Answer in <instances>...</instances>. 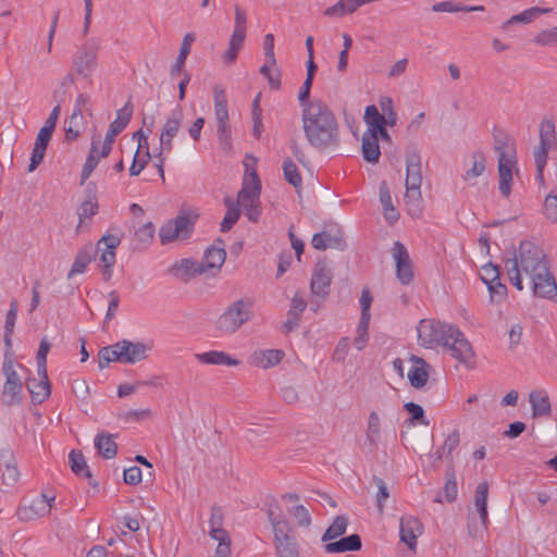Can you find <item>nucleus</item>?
<instances>
[{
	"label": "nucleus",
	"mask_w": 557,
	"mask_h": 557,
	"mask_svg": "<svg viewBox=\"0 0 557 557\" xmlns=\"http://www.w3.org/2000/svg\"><path fill=\"white\" fill-rule=\"evenodd\" d=\"M268 516L274 534L276 557H299V545L288 522L283 517L274 516L272 511Z\"/></svg>",
	"instance_id": "nucleus-7"
},
{
	"label": "nucleus",
	"mask_w": 557,
	"mask_h": 557,
	"mask_svg": "<svg viewBox=\"0 0 557 557\" xmlns=\"http://www.w3.org/2000/svg\"><path fill=\"white\" fill-rule=\"evenodd\" d=\"M213 102H214V116L216 127L231 126L230 115L227 109V99L225 89L222 86H214L213 88Z\"/></svg>",
	"instance_id": "nucleus-24"
},
{
	"label": "nucleus",
	"mask_w": 557,
	"mask_h": 557,
	"mask_svg": "<svg viewBox=\"0 0 557 557\" xmlns=\"http://www.w3.org/2000/svg\"><path fill=\"white\" fill-rule=\"evenodd\" d=\"M529 401L532 408V416L548 417L552 412V406L548 394L544 389H535L529 394Z\"/></svg>",
	"instance_id": "nucleus-30"
},
{
	"label": "nucleus",
	"mask_w": 557,
	"mask_h": 557,
	"mask_svg": "<svg viewBox=\"0 0 557 557\" xmlns=\"http://www.w3.org/2000/svg\"><path fill=\"white\" fill-rule=\"evenodd\" d=\"M460 444V432L458 429L453 430L451 433H449L443 445L436 450L435 455L438 460H442L443 458H449L450 462L449 465H454V458L453 453L457 449V447Z\"/></svg>",
	"instance_id": "nucleus-39"
},
{
	"label": "nucleus",
	"mask_w": 557,
	"mask_h": 557,
	"mask_svg": "<svg viewBox=\"0 0 557 557\" xmlns=\"http://www.w3.org/2000/svg\"><path fill=\"white\" fill-rule=\"evenodd\" d=\"M380 201L383 207L385 220L393 224L399 219V213L393 205L392 195L386 182L380 184Z\"/></svg>",
	"instance_id": "nucleus-36"
},
{
	"label": "nucleus",
	"mask_w": 557,
	"mask_h": 557,
	"mask_svg": "<svg viewBox=\"0 0 557 557\" xmlns=\"http://www.w3.org/2000/svg\"><path fill=\"white\" fill-rule=\"evenodd\" d=\"M195 40H196L195 33H187L183 37L176 61L170 69L171 77H175L184 71L186 59H187L188 54L190 53V48Z\"/></svg>",
	"instance_id": "nucleus-33"
},
{
	"label": "nucleus",
	"mask_w": 557,
	"mask_h": 557,
	"mask_svg": "<svg viewBox=\"0 0 557 557\" xmlns=\"http://www.w3.org/2000/svg\"><path fill=\"white\" fill-rule=\"evenodd\" d=\"M347 523L348 521L344 516H337L332 524L326 529L322 536V541L329 542L342 536L346 532Z\"/></svg>",
	"instance_id": "nucleus-49"
},
{
	"label": "nucleus",
	"mask_w": 557,
	"mask_h": 557,
	"mask_svg": "<svg viewBox=\"0 0 557 557\" xmlns=\"http://www.w3.org/2000/svg\"><path fill=\"white\" fill-rule=\"evenodd\" d=\"M246 35L232 33L227 50L224 52L222 59L224 63L232 64L236 61L239 50L243 48Z\"/></svg>",
	"instance_id": "nucleus-44"
},
{
	"label": "nucleus",
	"mask_w": 557,
	"mask_h": 557,
	"mask_svg": "<svg viewBox=\"0 0 557 557\" xmlns=\"http://www.w3.org/2000/svg\"><path fill=\"white\" fill-rule=\"evenodd\" d=\"M98 212V201L94 196L88 197L78 208L77 214L79 223L77 230L82 227L85 219L94 216Z\"/></svg>",
	"instance_id": "nucleus-50"
},
{
	"label": "nucleus",
	"mask_w": 557,
	"mask_h": 557,
	"mask_svg": "<svg viewBox=\"0 0 557 557\" xmlns=\"http://www.w3.org/2000/svg\"><path fill=\"white\" fill-rule=\"evenodd\" d=\"M247 32V13L238 4L234 5V27L232 33L244 34Z\"/></svg>",
	"instance_id": "nucleus-58"
},
{
	"label": "nucleus",
	"mask_w": 557,
	"mask_h": 557,
	"mask_svg": "<svg viewBox=\"0 0 557 557\" xmlns=\"http://www.w3.org/2000/svg\"><path fill=\"white\" fill-rule=\"evenodd\" d=\"M133 106L127 101L123 108L117 110L115 120L110 124L106 137L115 140V137L127 126L133 115Z\"/></svg>",
	"instance_id": "nucleus-29"
},
{
	"label": "nucleus",
	"mask_w": 557,
	"mask_h": 557,
	"mask_svg": "<svg viewBox=\"0 0 557 557\" xmlns=\"http://www.w3.org/2000/svg\"><path fill=\"white\" fill-rule=\"evenodd\" d=\"M370 318H360L358 327H357V336L354 341V345L358 350H362L368 342V331H369Z\"/></svg>",
	"instance_id": "nucleus-56"
},
{
	"label": "nucleus",
	"mask_w": 557,
	"mask_h": 557,
	"mask_svg": "<svg viewBox=\"0 0 557 557\" xmlns=\"http://www.w3.org/2000/svg\"><path fill=\"white\" fill-rule=\"evenodd\" d=\"M224 513L220 506L213 505L211 507V515L209 519L208 534L212 540H223V536L230 535L223 528Z\"/></svg>",
	"instance_id": "nucleus-35"
},
{
	"label": "nucleus",
	"mask_w": 557,
	"mask_h": 557,
	"mask_svg": "<svg viewBox=\"0 0 557 557\" xmlns=\"http://www.w3.org/2000/svg\"><path fill=\"white\" fill-rule=\"evenodd\" d=\"M39 379H29L26 382L27 389L35 403H44L51 394L50 383L45 370V374H38Z\"/></svg>",
	"instance_id": "nucleus-28"
},
{
	"label": "nucleus",
	"mask_w": 557,
	"mask_h": 557,
	"mask_svg": "<svg viewBox=\"0 0 557 557\" xmlns=\"http://www.w3.org/2000/svg\"><path fill=\"white\" fill-rule=\"evenodd\" d=\"M2 372L5 376V382L2 391V401L7 405H14L22 400L21 393L23 388V383L15 370V364L13 359L8 356H4Z\"/></svg>",
	"instance_id": "nucleus-11"
},
{
	"label": "nucleus",
	"mask_w": 557,
	"mask_h": 557,
	"mask_svg": "<svg viewBox=\"0 0 557 557\" xmlns=\"http://www.w3.org/2000/svg\"><path fill=\"white\" fill-rule=\"evenodd\" d=\"M49 350V342L46 338H42L36 356L38 374H45V370H47V355Z\"/></svg>",
	"instance_id": "nucleus-60"
},
{
	"label": "nucleus",
	"mask_w": 557,
	"mask_h": 557,
	"mask_svg": "<svg viewBox=\"0 0 557 557\" xmlns=\"http://www.w3.org/2000/svg\"><path fill=\"white\" fill-rule=\"evenodd\" d=\"M283 172L285 180L295 188H300L302 185L301 176L298 172L297 165L290 160L286 159L283 162Z\"/></svg>",
	"instance_id": "nucleus-51"
},
{
	"label": "nucleus",
	"mask_w": 557,
	"mask_h": 557,
	"mask_svg": "<svg viewBox=\"0 0 557 557\" xmlns=\"http://www.w3.org/2000/svg\"><path fill=\"white\" fill-rule=\"evenodd\" d=\"M219 146L224 152L233 148L231 126L216 127Z\"/></svg>",
	"instance_id": "nucleus-61"
},
{
	"label": "nucleus",
	"mask_w": 557,
	"mask_h": 557,
	"mask_svg": "<svg viewBox=\"0 0 557 557\" xmlns=\"http://www.w3.org/2000/svg\"><path fill=\"white\" fill-rule=\"evenodd\" d=\"M555 124L552 121H544L540 126V144L534 148V162L537 177L543 180V172L547 163L548 152L556 146Z\"/></svg>",
	"instance_id": "nucleus-9"
},
{
	"label": "nucleus",
	"mask_w": 557,
	"mask_h": 557,
	"mask_svg": "<svg viewBox=\"0 0 557 557\" xmlns=\"http://www.w3.org/2000/svg\"><path fill=\"white\" fill-rule=\"evenodd\" d=\"M451 324L441 321L424 319L418 325V337L424 345H440Z\"/></svg>",
	"instance_id": "nucleus-13"
},
{
	"label": "nucleus",
	"mask_w": 557,
	"mask_h": 557,
	"mask_svg": "<svg viewBox=\"0 0 557 557\" xmlns=\"http://www.w3.org/2000/svg\"><path fill=\"white\" fill-rule=\"evenodd\" d=\"M284 355V351L281 349L256 350L250 356V364L261 369H269L278 364L282 361Z\"/></svg>",
	"instance_id": "nucleus-26"
},
{
	"label": "nucleus",
	"mask_w": 557,
	"mask_h": 557,
	"mask_svg": "<svg viewBox=\"0 0 557 557\" xmlns=\"http://www.w3.org/2000/svg\"><path fill=\"white\" fill-rule=\"evenodd\" d=\"M550 9H540V8H532L524 10L523 12L516 14L511 16L509 20H507L503 25L502 28L504 30H507L508 27L516 23H522L528 24L531 23L540 13H546L549 12Z\"/></svg>",
	"instance_id": "nucleus-45"
},
{
	"label": "nucleus",
	"mask_w": 557,
	"mask_h": 557,
	"mask_svg": "<svg viewBox=\"0 0 557 557\" xmlns=\"http://www.w3.org/2000/svg\"><path fill=\"white\" fill-rule=\"evenodd\" d=\"M53 132L48 128L41 127L36 136L35 145L32 151L30 162L28 165V171L33 172L37 169V166L42 162L46 149L48 147L49 141L51 140Z\"/></svg>",
	"instance_id": "nucleus-22"
},
{
	"label": "nucleus",
	"mask_w": 557,
	"mask_h": 557,
	"mask_svg": "<svg viewBox=\"0 0 557 557\" xmlns=\"http://www.w3.org/2000/svg\"><path fill=\"white\" fill-rule=\"evenodd\" d=\"M481 280L487 285L499 281V272L497 267L488 263L484 265L480 273Z\"/></svg>",
	"instance_id": "nucleus-64"
},
{
	"label": "nucleus",
	"mask_w": 557,
	"mask_h": 557,
	"mask_svg": "<svg viewBox=\"0 0 557 557\" xmlns=\"http://www.w3.org/2000/svg\"><path fill=\"white\" fill-rule=\"evenodd\" d=\"M445 350H447L451 357L462 363H468L474 358V351L471 344L465 337L463 333L456 326L451 325L449 332H447L441 344Z\"/></svg>",
	"instance_id": "nucleus-10"
},
{
	"label": "nucleus",
	"mask_w": 557,
	"mask_h": 557,
	"mask_svg": "<svg viewBox=\"0 0 557 557\" xmlns=\"http://www.w3.org/2000/svg\"><path fill=\"white\" fill-rule=\"evenodd\" d=\"M393 258L396 264V276L398 281L404 285L410 284L413 280L412 267L408 251L400 242L394 243Z\"/></svg>",
	"instance_id": "nucleus-18"
},
{
	"label": "nucleus",
	"mask_w": 557,
	"mask_h": 557,
	"mask_svg": "<svg viewBox=\"0 0 557 557\" xmlns=\"http://www.w3.org/2000/svg\"><path fill=\"white\" fill-rule=\"evenodd\" d=\"M115 348L120 349L122 363L134 364L148 357L149 351L152 349V345L149 343L123 339L115 343Z\"/></svg>",
	"instance_id": "nucleus-15"
},
{
	"label": "nucleus",
	"mask_w": 557,
	"mask_h": 557,
	"mask_svg": "<svg viewBox=\"0 0 557 557\" xmlns=\"http://www.w3.org/2000/svg\"><path fill=\"white\" fill-rule=\"evenodd\" d=\"M410 361L412 366L408 372L409 382L414 388H422L429 380L430 366L423 358L414 355L410 357Z\"/></svg>",
	"instance_id": "nucleus-25"
},
{
	"label": "nucleus",
	"mask_w": 557,
	"mask_h": 557,
	"mask_svg": "<svg viewBox=\"0 0 557 557\" xmlns=\"http://www.w3.org/2000/svg\"><path fill=\"white\" fill-rule=\"evenodd\" d=\"M495 151L498 156L499 191L508 197L511 191L512 170L517 164L516 145L511 138H495Z\"/></svg>",
	"instance_id": "nucleus-6"
},
{
	"label": "nucleus",
	"mask_w": 557,
	"mask_h": 557,
	"mask_svg": "<svg viewBox=\"0 0 557 557\" xmlns=\"http://www.w3.org/2000/svg\"><path fill=\"white\" fill-rule=\"evenodd\" d=\"M364 122L367 124L364 134L377 135V131H381V126H385L384 115H382L373 104L366 108Z\"/></svg>",
	"instance_id": "nucleus-42"
},
{
	"label": "nucleus",
	"mask_w": 557,
	"mask_h": 557,
	"mask_svg": "<svg viewBox=\"0 0 557 557\" xmlns=\"http://www.w3.org/2000/svg\"><path fill=\"white\" fill-rule=\"evenodd\" d=\"M381 441V419L377 412L372 411L368 418V425L366 431V442L364 445L368 446L370 450L377 449L379 443Z\"/></svg>",
	"instance_id": "nucleus-34"
},
{
	"label": "nucleus",
	"mask_w": 557,
	"mask_h": 557,
	"mask_svg": "<svg viewBox=\"0 0 557 557\" xmlns=\"http://www.w3.org/2000/svg\"><path fill=\"white\" fill-rule=\"evenodd\" d=\"M96 256V249L91 244L85 245L76 255L72 268L67 274V278L76 274L84 273L87 265L92 261Z\"/></svg>",
	"instance_id": "nucleus-32"
},
{
	"label": "nucleus",
	"mask_w": 557,
	"mask_h": 557,
	"mask_svg": "<svg viewBox=\"0 0 557 557\" xmlns=\"http://www.w3.org/2000/svg\"><path fill=\"white\" fill-rule=\"evenodd\" d=\"M120 244V236L114 234H106L99 239L97 248L101 250L100 261L103 268H112L114 265L116 259L115 250Z\"/></svg>",
	"instance_id": "nucleus-21"
},
{
	"label": "nucleus",
	"mask_w": 557,
	"mask_h": 557,
	"mask_svg": "<svg viewBox=\"0 0 557 557\" xmlns=\"http://www.w3.org/2000/svg\"><path fill=\"white\" fill-rule=\"evenodd\" d=\"M193 227L194 219L185 213L180 214L161 226L160 240L163 245L174 240H184L190 236Z\"/></svg>",
	"instance_id": "nucleus-12"
},
{
	"label": "nucleus",
	"mask_w": 557,
	"mask_h": 557,
	"mask_svg": "<svg viewBox=\"0 0 557 557\" xmlns=\"http://www.w3.org/2000/svg\"><path fill=\"white\" fill-rule=\"evenodd\" d=\"M83 125V116H77L76 114H71L70 120L65 125V139L67 141H73L77 139L81 134V128Z\"/></svg>",
	"instance_id": "nucleus-54"
},
{
	"label": "nucleus",
	"mask_w": 557,
	"mask_h": 557,
	"mask_svg": "<svg viewBox=\"0 0 557 557\" xmlns=\"http://www.w3.org/2000/svg\"><path fill=\"white\" fill-rule=\"evenodd\" d=\"M490 298L493 302H500L507 296V287L500 281L487 285Z\"/></svg>",
	"instance_id": "nucleus-62"
},
{
	"label": "nucleus",
	"mask_w": 557,
	"mask_h": 557,
	"mask_svg": "<svg viewBox=\"0 0 557 557\" xmlns=\"http://www.w3.org/2000/svg\"><path fill=\"white\" fill-rule=\"evenodd\" d=\"M301 121L308 144L320 150L337 148L339 144V125L329 106L320 99L304 104Z\"/></svg>",
	"instance_id": "nucleus-2"
},
{
	"label": "nucleus",
	"mask_w": 557,
	"mask_h": 557,
	"mask_svg": "<svg viewBox=\"0 0 557 557\" xmlns=\"http://www.w3.org/2000/svg\"><path fill=\"white\" fill-rule=\"evenodd\" d=\"M332 280L333 273L330 264L325 260H319L314 265L310 282L312 295L324 299L329 295Z\"/></svg>",
	"instance_id": "nucleus-14"
},
{
	"label": "nucleus",
	"mask_w": 557,
	"mask_h": 557,
	"mask_svg": "<svg viewBox=\"0 0 557 557\" xmlns=\"http://www.w3.org/2000/svg\"><path fill=\"white\" fill-rule=\"evenodd\" d=\"M99 49V42L95 38H89L77 47L71 60L73 73L89 79L98 67Z\"/></svg>",
	"instance_id": "nucleus-8"
},
{
	"label": "nucleus",
	"mask_w": 557,
	"mask_h": 557,
	"mask_svg": "<svg viewBox=\"0 0 557 557\" xmlns=\"http://www.w3.org/2000/svg\"><path fill=\"white\" fill-rule=\"evenodd\" d=\"M289 515L296 520L297 525L306 528L311 524V516L309 510L302 506L297 505L288 510Z\"/></svg>",
	"instance_id": "nucleus-57"
},
{
	"label": "nucleus",
	"mask_w": 557,
	"mask_h": 557,
	"mask_svg": "<svg viewBox=\"0 0 557 557\" xmlns=\"http://www.w3.org/2000/svg\"><path fill=\"white\" fill-rule=\"evenodd\" d=\"M195 358L203 364L214 366H238L239 360L231 357L228 354L219 350H210L207 352L196 354Z\"/></svg>",
	"instance_id": "nucleus-31"
},
{
	"label": "nucleus",
	"mask_w": 557,
	"mask_h": 557,
	"mask_svg": "<svg viewBox=\"0 0 557 557\" xmlns=\"http://www.w3.org/2000/svg\"><path fill=\"white\" fill-rule=\"evenodd\" d=\"M373 482L377 487V493H376L377 509L381 513H383L385 502L389 497V492H388V488L383 479H381L379 476H374Z\"/></svg>",
	"instance_id": "nucleus-59"
},
{
	"label": "nucleus",
	"mask_w": 557,
	"mask_h": 557,
	"mask_svg": "<svg viewBox=\"0 0 557 557\" xmlns=\"http://www.w3.org/2000/svg\"><path fill=\"white\" fill-rule=\"evenodd\" d=\"M421 184V157L418 152L412 151L406 156V193L404 200L408 213L414 218L422 213Z\"/></svg>",
	"instance_id": "nucleus-5"
},
{
	"label": "nucleus",
	"mask_w": 557,
	"mask_h": 557,
	"mask_svg": "<svg viewBox=\"0 0 557 557\" xmlns=\"http://www.w3.org/2000/svg\"><path fill=\"white\" fill-rule=\"evenodd\" d=\"M226 258V251L224 248V242L216 239L213 245L205 251L203 261L205 272L208 270H219Z\"/></svg>",
	"instance_id": "nucleus-27"
},
{
	"label": "nucleus",
	"mask_w": 557,
	"mask_h": 557,
	"mask_svg": "<svg viewBox=\"0 0 557 557\" xmlns=\"http://www.w3.org/2000/svg\"><path fill=\"white\" fill-rule=\"evenodd\" d=\"M97 153H98V147H97L96 141L94 140L91 144V148H90L89 154L87 157V160L82 170L81 184H84L85 181L89 178L92 171L97 166L98 161H99Z\"/></svg>",
	"instance_id": "nucleus-52"
},
{
	"label": "nucleus",
	"mask_w": 557,
	"mask_h": 557,
	"mask_svg": "<svg viewBox=\"0 0 557 557\" xmlns=\"http://www.w3.org/2000/svg\"><path fill=\"white\" fill-rule=\"evenodd\" d=\"M544 214L545 216L552 221H557V195L549 194L546 196L544 201Z\"/></svg>",
	"instance_id": "nucleus-63"
},
{
	"label": "nucleus",
	"mask_w": 557,
	"mask_h": 557,
	"mask_svg": "<svg viewBox=\"0 0 557 557\" xmlns=\"http://www.w3.org/2000/svg\"><path fill=\"white\" fill-rule=\"evenodd\" d=\"M486 168V158L482 152H474L472 154V165L468 169L463 175V180L471 182L476 177L481 176Z\"/></svg>",
	"instance_id": "nucleus-47"
},
{
	"label": "nucleus",
	"mask_w": 557,
	"mask_h": 557,
	"mask_svg": "<svg viewBox=\"0 0 557 557\" xmlns=\"http://www.w3.org/2000/svg\"><path fill=\"white\" fill-rule=\"evenodd\" d=\"M54 497L49 498L42 494L30 502L29 505L20 507L17 516L21 520L29 521L46 517L50 513Z\"/></svg>",
	"instance_id": "nucleus-16"
},
{
	"label": "nucleus",
	"mask_w": 557,
	"mask_h": 557,
	"mask_svg": "<svg viewBox=\"0 0 557 557\" xmlns=\"http://www.w3.org/2000/svg\"><path fill=\"white\" fill-rule=\"evenodd\" d=\"M255 301L251 297H242L228 304L214 322L219 335L230 336L251 321Z\"/></svg>",
	"instance_id": "nucleus-4"
},
{
	"label": "nucleus",
	"mask_w": 557,
	"mask_h": 557,
	"mask_svg": "<svg viewBox=\"0 0 557 557\" xmlns=\"http://www.w3.org/2000/svg\"><path fill=\"white\" fill-rule=\"evenodd\" d=\"M487 496H488V484L487 482H481L475 490L474 506L479 512L480 520L483 523V528L488 524L487 516Z\"/></svg>",
	"instance_id": "nucleus-40"
},
{
	"label": "nucleus",
	"mask_w": 557,
	"mask_h": 557,
	"mask_svg": "<svg viewBox=\"0 0 557 557\" xmlns=\"http://www.w3.org/2000/svg\"><path fill=\"white\" fill-rule=\"evenodd\" d=\"M72 471L82 478H91V472L86 462L84 455L81 451L72 450L69 456Z\"/></svg>",
	"instance_id": "nucleus-46"
},
{
	"label": "nucleus",
	"mask_w": 557,
	"mask_h": 557,
	"mask_svg": "<svg viewBox=\"0 0 557 557\" xmlns=\"http://www.w3.org/2000/svg\"><path fill=\"white\" fill-rule=\"evenodd\" d=\"M95 447L104 459H112L117 453V445L113 440V435L104 432L98 433L95 437Z\"/></svg>",
	"instance_id": "nucleus-38"
},
{
	"label": "nucleus",
	"mask_w": 557,
	"mask_h": 557,
	"mask_svg": "<svg viewBox=\"0 0 557 557\" xmlns=\"http://www.w3.org/2000/svg\"><path fill=\"white\" fill-rule=\"evenodd\" d=\"M246 35L232 33L227 50L224 52L222 59L224 63L232 64L236 61L239 50L243 48Z\"/></svg>",
	"instance_id": "nucleus-43"
},
{
	"label": "nucleus",
	"mask_w": 557,
	"mask_h": 557,
	"mask_svg": "<svg viewBox=\"0 0 557 557\" xmlns=\"http://www.w3.org/2000/svg\"><path fill=\"white\" fill-rule=\"evenodd\" d=\"M444 493L445 498L448 503H453L456 500L458 495V485L456 481L455 466L453 463L449 465L446 470Z\"/></svg>",
	"instance_id": "nucleus-48"
},
{
	"label": "nucleus",
	"mask_w": 557,
	"mask_h": 557,
	"mask_svg": "<svg viewBox=\"0 0 557 557\" xmlns=\"http://www.w3.org/2000/svg\"><path fill=\"white\" fill-rule=\"evenodd\" d=\"M260 193L261 182L256 170L249 169L248 165H246V173L242 189L238 191L237 202H234L231 198H225L224 200L227 211L221 222V231H230L238 221L240 215L238 205L245 209V214L249 221L257 222L261 214Z\"/></svg>",
	"instance_id": "nucleus-3"
},
{
	"label": "nucleus",
	"mask_w": 557,
	"mask_h": 557,
	"mask_svg": "<svg viewBox=\"0 0 557 557\" xmlns=\"http://www.w3.org/2000/svg\"><path fill=\"white\" fill-rule=\"evenodd\" d=\"M509 282L518 289H523L522 274L532 283L534 296L552 299L557 302V284L549 270L544 250L530 240L519 245L518 253L505 261Z\"/></svg>",
	"instance_id": "nucleus-1"
},
{
	"label": "nucleus",
	"mask_w": 557,
	"mask_h": 557,
	"mask_svg": "<svg viewBox=\"0 0 557 557\" xmlns=\"http://www.w3.org/2000/svg\"><path fill=\"white\" fill-rule=\"evenodd\" d=\"M183 116L182 109L176 108L171 112V115L165 121L160 134V146L162 151L171 153L173 150V138L177 135L181 128Z\"/></svg>",
	"instance_id": "nucleus-17"
},
{
	"label": "nucleus",
	"mask_w": 557,
	"mask_h": 557,
	"mask_svg": "<svg viewBox=\"0 0 557 557\" xmlns=\"http://www.w3.org/2000/svg\"><path fill=\"white\" fill-rule=\"evenodd\" d=\"M362 156L366 161L376 163L380 159L381 151L379 146L377 135L364 134L362 135Z\"/></svg>",
	"instance_id": "nucleus-41"
},
{
	"label": "nucleus",
	"mask_w": 557,
	"mask_h": 557,
	"mask_svg": "<svg viewBox=\"0 0 557 557\" xmlns=\"http://www.w3.org/2000/svg\"><path fill=\"white\" fill-rule=\"evenodd\" d=\"M170 271L175 277L182 281H189L190 278L205 273V265L201 262H197L191 259H182L173 264Z\"/></svg>",
	"instance_id": "nucleus-23"
},
{
	"label": "nucleus",
	"mask_w": 557,
	"mask_h": 557,
	"mask_svg": "<svg viewBox=\"0 0 557 557\" xmlns=\"http://www.w3.org/2000/svg\"><path fill=\"white\" fill-rule=\"evenodd\" d=\"M18 478L20 472L17 466L14 462L13 458H11L5 462L4 470L1 471L2 483L8 486H12L18 481Z\"/></svg>",
	"instance_id": "nucleus-55"
},
{
	"label": "nucleus",
	"mask_w": 557,
	"mask_h": 557,
	"mask_svg": "<svg viewBox=\"0 0 557 557\" xmlns=\"http://www.w3.org/2000/svg\"><path fill=\"white\" fill-rule=\"evenodd\" d=\"M311 245L318 250H326L329 248L342 250L345 247V242L339 230L336 232L324 230L313 235Z\"/></svg>",
	"instance_id": "nucleus-20"
},
{
	"label": "nucleus",
	"mask_w": 557,
	"mask_h": 557,
	"mask_svg": "<svg viewBox=\"0 0 557 557\" xmlns=\"http://www.w3.org/2000/svg\"><path fill=\"white\" fill-rule=\"evenodd\" d=\"M423 533V525L420 520L412 516H404L399 521L400 541L405 543L410 550L416 552L417 539Z\"/></svg>",
	"instance_id": "nucleus-19"
},
{
	"label": "nucleus",
	"mask_w": 557,
	"mask_h": 557,
	"mask_svg": "<svg viewBox=\"0 0 557 557\" xmlns=\"http://www.w3.org/2000/svg\"><path fill=\"white\" fill-rule=\"evenodd\" d=\"M361 547V539L358 534H351L342 537L336 542L325 544L324 549L326 553H343L350 550H358Z\"/></svg>",
	"instance_id": "nucleus-37"
},
{
	"label": "nucleus",
	"mask_w": 557,
	"mask_h": 557,
	"mask_svg": "<svg viewBox=\"0 0 557 557\" xmlns=\"http://www.w3.org/2000/svg\"><path fill=\"white\" fill-rule=\"evenodd\" d=\"M98 359L100 369H104L110 362L113 361L121 362L120 349L115 348V344L103 347L99 350Z\"/></svg>",
	"instance_id": "nucleus-53"
}]
</instances>
